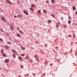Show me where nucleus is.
<instances>
[{"instance_id":"nucleus-25","label":"nucleus","mask_w":77,"mask_h":77,"mask_svg":"<svg viewBox=\"0 0 77 77\" xmlns=\"http://www.w3.org/2000/svg\"><path fill=\"white\" fill-rule=\"evenodd\" d=\"M24 55H25V54H21V56H24Z\"/></svg>"},{"instance_id":"nucleus-16","label":"nucleus","mask_w":77,"mask_h":77,"mask_svg":"<svg viewBox=\"0 0 77 77\" xmlns=\"http://www.w3.org/2000/svg\"><path fill=\"white\" fill-rule=\"evenodd\" d=\"M30 10H31V11H34V9L32 8H30Z\"/></svg>"},{"instance_id":"nucleus-38","label":"nucleus","mask_w":77,"mask_h":77,"mask_svg":"<svg viewBox=\"0 0 77 77\" xmlns=\"http://www.w3.org/2000/svg\"><path fill=\"white\" fill-rule=\"evenodd\" d=\"M51 64H50V66H51Z\"/></svg>"},{"instance_id":"nucleus-4","label":"nucleus","mask_w":77,"mask_h":77,"mask_svg":"<svg viewBox=\"0 0 77 77\" xmlns=\"http://www.w3.org/2000/svg\"><path fill=\"white\" fill-rule=\"evenodd\" d=\"M6 2H7V3H8L9 4H11V1H10L9 0H6Z\"/></svg>"},{"instance_id":"nucleus-6","label":"nucleus","mask_w":77,"mask_h":77,"mask_svg":"<svg viewBox=\"0 0 77 77\" xmlns=\"http://www.w3.org/2000/svg\"><path fill=\"white\" fill-rule=\"evenodd\" d=\"M5 62L6 63L9 62V60L7 59L6 60H5Z\"/></svg>"},{"instance_id":"nucleus-18","label":"nucleus","mask_w":77,"mask_h":77,"mask_svg":"<svg viewBox=\"0 0 77 77\" xmlns=\"http://www.w3.org/2000/svg\"><path fill=\"white\" fill-rule=\"evenodd\" d=\"M60 24V23H57V26H56V27H57V28H58V24Z\"/></svg>"},{"instance_id":"nucleus-37","label":"nucleus","mask_w":77,"mask_h":77,"mask_svg":"<svg viewBox=\"0 0 77 77\" xmlns=\"http://www.w3.org/2000/svg\"><path fill=\"white\" fill-rule=\"evenodd\" d=\"M71 36V35H69V36L70 37V36Z\"/></svg>"},{"instance_id":"nucleus-24","label":"nucleus","mask_w":77,"mask_h":77,"mask_svg":"<svg viewBox=\"0 0 77 77\" xmlns=\"http://www.w3.org/2000/svg\"><path fill=\"white\" fill-rule=\"evenodd\" d=\"M3 56H4V57H6V55H5V54H3Z\"/></svg>"},{"instance_id":"nucleus-3","label":"nucleus","mask_w":77,"mask_h":77,"mask_svg":"<svg viewBox=\"0 0 77 77\" xmlns=\"http://www.w3.org/2000/svg\"><path fill=\"white\" fill-rule=\"evenodd\" d=\"M5 48H6V49L8 50L10 48V47L7 45L5 46Z\"/></svg>"},{"instance_id":"nucleus-35","label":"nucleus","mask_w":77,"mask_h":77,"mask_svg":"<svg viewBox=\"0 0 77 77\" xmlns=\"http://www.w3.org/2000/svg\"><path fill=\"white\" fill-rule=\"evenodd\" d=\"M17 29H18V30H19V29H20V28H19V27H17Z\"/></svg>"},{"instance_id":"nucleus-36","label":"nucleus","mask_w":77,"mask_h":77,"mask_svg":"<svg viewBox=\"0 0 77 77\" xmlns=\"http://www.w3.org/2000/svg\"><path fill=\"white\" fill-rule=\"evenodd\" d=\"M76 14H77V11L76 12V13H75Z\"/></svg>"},{"instance_id":"nucleus-29","label":"nucleus","mask_w":77,"mask_h":77,"mask_svg":"<svg viewBox=\"0 0 77 77\" xmlns=\"http://www.w3.org/2000/svg\"><path fill=\"white\" fill-rule=\"evenodd\" d=\"M37 62H38V61H39V59H38V58H37Z\"/></svg>"},{"instance_id":"nucleus-7","label":"nucleus","mask_w":77,"mask_h":77,"mask_svg":"<svg viewBox=\"0 0 77 77\" xmlns=\"http://www.w3.org/2000/svg\"><path fill=\"white\" fill-rule=\"evenodd\" d=\"M19 32H20V33L22 35H23L24 34V33L23 31H19Z\"/></svg>"},{"instance_id":"nucleus-19","label":"nucleus","mask_w":77,"mask_h":77,"mask_svg":"<svg viewBox=\"0 0 77 77\" xmlns=\"http://www.w3.org/2000/svg\"><path fill=\"white\" fill-rule=\"evenodd\" d=\"M48 23H51V21L50 20H48Z\"/></svg>"},{"instance_id":"nucleus-21","label":"nucleus","mask_w":77,"mask_h":77,"mask_svg":"<svg viewBox=\"0 0 77 77\" xmlns=\"http://www.w3.org/2000/svg\"><path fill=\"white\" fill-rule=\"evenodd\" d=\"M17 36L18 37H20V35L19 34H17Z\"/></svg>"},{"instance_id":"nucleus-32","label":"nucleus","mask_w":77,"mask_h":77,"mask_svg":"<svg viewBox=\"0 0 77 77\" xmlns=\"http://www.w3.org/2000/svg\"><path fill=\"white\" fill-rule=\"evenodd\" d=\"M1 52L2 53H3V51L2 50H1Z\"/></svg>"},{"instance_id":"nucleus-28","label":"nucleus","mask_w":77,"mask_h":77,"mask_svg":"<svg viewBox=\"0 0 77 77\" xmlns=\"http://www.w3.org/2000/svg\"><path fill=\"white\" fill-rule=\"evenodd\" d=\"M10 29H11V30H13V27H11V28H10Z\"/></svg>"},{"instance_id":"nucleus-17","label":"nucleus","mask_w":77,"mask_h":77,"mask_svg":"<svg viewBox=\"0 0 77 77\" xmlns=\"http://www.w3.org/2000/svg\"><path fill=\"white\" fill-rule=\"evenodd\" d=\"M12 52H13L14 53H15V51L14 50H12Z\"/></svg>"},{"instance_id":"nucleus-2","label":"nucleus","mask_w":77,"mask_h":77,"mask_svg":"<svg viewBox=\"0 0 77 77\" xmlns=\"http://www.w3.org/2000/svg\"><path fill=\"white\" fill-rule=\"evenodd\" d=\"M24 13H25V14H26L27 15H28V14H29L28 13V11L26 10L24 11Z\"/></svg>"},{"instance_id":"nucleus-8","label":"nucleus","mask_w":77,"mask_h":77,"mask_svg":"<svg viewBox=\"0 0 77 77\" xmlns=\"http://www.w3.org/2000/svg\"><path fill=\"white\" fill-rule=\"evenodd\" d=\"M55 2V0H51V3L52 4H54Z\"/></svg>"},{"instance_id":"nucleus-33","label":"nucleus","mask_w":77,"mask_h":77,"mask_svg":"<svg viewBox=\"0 0 77 77\" xmlns=\"http://www.w3.org/2000/svg\"><path fill=\"white\" fill-rule=\"evenodd\" d=\"M70 23H71V21H69V24H70Z\"/></svg>"},{"instance_id":"nucleus-34","label":"nucleus","mask_w":77,"mask_h":77,"mask_svg":"<svg viewBox=\"0 0 77 77\" xmlns=\"http://www.w3.org/2000/svg\"><path fill=\"white\" fill-rule=\"evenodd\" d=\"M34 57H35V58H37V56H34Z\"/></svg>"},{"instance_id":"nucleus-30","label":"nucleus","mask_w":77,"mask_h":77,"mask_svg":"<svg viewBox=\"0 0 77 77\" xmlns=\"http://www.w3.org/2000/svg\"><path fill=\"white\" fill-rule=\"evenodd\" d=\"M21 68H23V67H24V66H23L21 65Z\"/></svg>"},{"instance_id":"nucleus-12","label":"nucleus","mask_w":77,"mask_h":77,"mask_svg":"<svg viewBox=\"0 0 77 77\" xmlns=\"http://www.w3.org/2000/svg\"><path fill=\"white\" fill-rule=\"evenodd\" d=\"M43 12L45 14H47V11L46 10H43Z\"/></svg>"},{"instance_id":"nucleus-27","label":"nucleus","mask_w":77,"mask_h":77,"mask_svg":"<svg viewBox=\"0 0 77 77\" xmlns=\"http://www.w3.org/2000/svg\"><path fill=\"white\" fill-rule=\"evenodd\" d=\"M14 18H17V17L16 16V15H14Z\"/></svg>"},{"instance_id":"nucleus-9","label":"nucleus","mask_w":77,"mask_h":77,"mask_svg":"<svg viewBox=\"0 0 77 77\" xmlns=\"http://www.w3.org/2000/svg\"><path fill=\"white\" fill-rule=\"evenodd\" d=\"M18 59H20L21 61H23V59H22V57H18Z\"/></svg>"},{"instance_id":"nucleus-5","label":"nucleus","mask_w":77,"mask_h":77,"mask_svg":"<svg viewBox=\"0 0 77 77\" xmlns=\"http://www.w3.org/2000/svg\"><path fill=\"white\" fill-rule=\"evenodd\" d=\"M72 8H73V10H74V11H75L76 10L75 7V6H73V7H72Z\"/></svg>"},{"instance_id":"nucleus-31","label":"nucleus","mask_w":77,"mask_h":77,"mask_svg":"<svg viewBox=\"0 0 77 77\" xmlns=\"http://www.w3.org/2000/svg\"><path fill=\"white\" fill-rule=\"evenodd\" d=\"M13 57H14V58H15L16 57L15 56V55L14 54H13Z\"/></svg>"},{"instance_id":"nucleus-14","label":"nucleus","mask_w":77,"mask_h":77,"mask_svg":"<svg viewBox=\"0 0 77 77\" xmlns=\"http://www.w3.org/2000/svg\"><path fill=\"white\" fill-rule=\"evenodd\" d=\"M7 43L8 44L11 45V42H7Z\"/></svg>"},{"instance_id":"nucleus-15","label":"nucleus","mask_w":77,"mask_h":77,"mask_svg":"<svg viewBox=\"0 0 77 77\" xmlns=\"http://www.w3.org/2000/svg\"><path fill=\"white\" fill-rule=\"evenodd\" d=\"M0 41L1 42H3V39H2V38H0Z\"/></svg>"},{"instance_id":"nucleus-22","label":"nucleus","mask_w":77,"mask_h":77,"mask_svg":"<svg viewBox=\"0 0 77 77\" xmlns=\"http://www.w3.org/2000/svg\"><path fill=\"white\" fill-rule=\"evenodd\" d=\"M21 48L23 49V50L25 49V48H23V47L21 46Z\"/></svg>"},{"instance_id":"nucleus-13","label":"nucleus","mask_w":77,"mask_h":77,"mask_svg":"<svg viewBox=\"0 0 77 77\" xmlns=\"http://www.w3.org/2000/svg\"><path fill=\"white\" fill-rule=\"evenodd\" d=\"M38 14H40V13H41V10H38Z\"/></svg>"},{"instance_id":"nucleus-11","label":"nucleus","mask_w":77,"mask_h":77,"mask_svg":"<svg viewBox=\"0 0 77 77\" xmlns=\"http://www.w3.org/2000/svg\"><path fill=\"white\" fill-rule=\"evenodd\" d=\"M0 32H4V30H3V29H0Z\"/></svg>"},{"instance_id":"nucleus-23","label":"nucleus","mask_w":77,"mask_h":77,"mask_svg":"<svg viewBox=\"0 0 77 77\" xmlns=\"http://www.w3.org/2000/svg\"><path fill=\"white\" fill-rule=\"evenodd\" d=\"M29 57V56H26V59H27V58H28Z\"/></svg>"},{"instance_id":"nucleus-26","label":"nucleus","mask_w":77,"mask_h":77,"mask_svg":"<svg viewBox=\"0 0 77 77\" xmlns=\"http://www.w3.org/2000/svg\"><path fill=\"white\" fill-rule=\"evenodd\" d=\"M46 3H49V1H46Z\"/></svg>"},{"instance_id":"nucleus-20","label":"nucleus","mask_w":77,"mask_h":77,"mask_svg":"<svg viewBox=\"0 0 77 77\" xmlns=\"http://www.w3.org/2000/svg\"><path fill=\"white\" fill-rule=\"evenodd\" d=\"M31 7L32 8V7H34V5H31Z\"/></svg>"},{"instance_id":"nucleus-10","label":"nucleus","mask_w":77,"mask_h":77,"mask_svg":"<svg viewBox=\"0 0 77 77\" xmlns=\"http://www.w3.org/2000/svg\"><path fill=\"white\" fill-rule=\"evenodd\" d=\"M22 17V15H18L17 16V17H18L19 18H21Z\"/></svg>"},{"instance_id":"nucleus-1","label":"nucleus","mask_w":77,"mask_h":77,"mask_svg":"<svg viewBox=\"0 0 77 77\" xmlns=\"http://www.w3.org/2000/svg\"><path fill=\"white\" fill-rule=\"evenodd\" d=\"M1 19L3 21V22H6V18H5L4 17H1Z\"/></svg>"}]
</instances>
